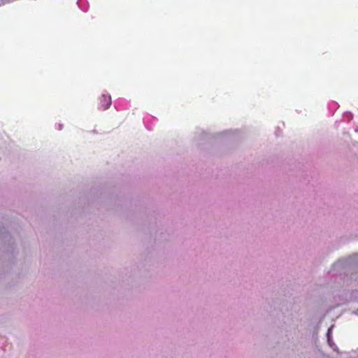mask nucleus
Listing matches in <instances>:
<instances>
[{"label": "nucleus", "mask_w": 358, "mask_h": 358, "mask_svg": "<svg viewBox=\"0 0 358 358\" xmlns=\"http://www.w3.org/2000/svg\"><path fill=\"white\" fill-rule=\"evenodd\" d=\"M129 106V102L124 99L120 98L114 102V107L117 110H127Z\"/></svg>", "instance_id": "nucleus-2"}, {"label": "nucleus", "mask_w": 358, "mask_h": 358, "mask_svg": "<svg viewBox=\"0 0 358 358\" xmlns=\"http://www.w3.org/2000/svg\"><path fill=\"white\" fill-rule=\"evenodd\" d=\"M63 128V124H58V130H62Z\"/></svg>", "instance_id": "nucleus-9"}, {"label": "nucleus", "mask_w": 358, "mask_h": 358, "mask_svg": "<svg viewBox=\"0 0 358 358\" xmlns=\"http://www.w3.org/2000/svg\"><path fill=\"white\" fill-rule=\"evenodd\" d=\"M332 328H333V326H331V327H329L327 330V337L329 338V337H331V330H332Z\"/></svg>", "instance_id": "nucleus-7"}, {"label": "nucleus", "mask_w": 358, "mask_h": 358, "mask_svg": "<svg viewBox=\"0 0 358 358\" xmlns=\"http://www.w3.org/2000/svg\"><path fill=\"white\" fill-rule=\"evenodd\" d=\"M157 119L152 115H146L143 118V123L148 130H152L153 126L157 123Z\"/></svg>", "instance_id": "nucleus-3"}, {"label": "nucleus", "mask_w": 358, "mask_h": 358, "mask_svg": "<svg viewBox=\"0 0 358 358\" xmlns=\"http://www.w3.org/2000/svg\"><path fill=\"white\" fill-rule=\"evenodd\" d=\"M340 264H341L340 263H336V264H334V266L335 267L339 266Z\"/></svg>", "instance_id": "nucleus-10"}, {"label": "nucleus", "mask_w": 358, "mask_h": 358, "mask_svg": "<svg viewBox=\"0 0 358 358\" xmlns=\"http://www.w3.org/2000/svg\"><path fill=\"white\" fill-rule=\"evenodd\" d=\"M339 105L336 101H331L328 103V109L329 111V115H333L336 110L338 108Z\"/></svg>", "instance_id": "nucleus-5"}, {"label": "nucleus", "mask_w": 358, "mask_h": 358, "mask_svg": "<svg viewBox=\"0 0 358 358\" xmlns=\"http://www.w3.org/2000/svg\"><path fill=\"white\" fill-rule=\"evenodd\" d=\"M327 342H328L329 345L330 346H331V343H332V339H331V337H329V338H327Z\"/></svg>", "instance_id": "nucleus-8"}, {"label": "nucleus", "mask_w": 358, "mask_h": 358, "mask_svg": "<svg viewBox=\"0 0 358 358\" xmlns=\"http://www.w3.org/2000/svg\"><path fill=\"white\" fill-rule=\"evenodd\" d=\"M99 106L98 109L99 110H106L108 109L111 105V96L108 93H103L99 99Z\"/></svg>", "instance_id": "nucleus-1"}, {"label": "nucleus", "mask_w": 358, "mask_h": 358, "mask_svg": "<svg viewBox=\"0 0 358 358\" xmlns=\"http://www.w3.org/2000/svg\"><path fill=\"white\" fill-rule=\"evenodd\" d=\"M352 114L350 112H345L343 113V121L344 122H350L352 120Z\"/></svg>", "instance_id": "nucleus-6"}, {"label": "nucleus", "mask_w": 358, "mask_h": 358, "mask_svg": "<svg viewBox=\"0 0 358 358\" xmlns=\"http://www.w3.org/2000/svg\"><path fill=\"white\" fill-rule=\"evenodd\" d=\"M355 313L358 315V310L355 312Z\"/></svg>", "instance_id": "nucleus-11"}, {"label": "nucleus", "mask_w": 358, "mask_h": 358, "mask_svg": "<svg viewBox=\"0 0 358 358\" xmlns=\"http://www.w3.org/2000/svg\"><path fill=\"white\" fill-rule=\"evenodd\" d=\"M77 5L78 8L83 12H87L90 7V4L87 0H78Z\"/></svg>", "instance_id": "nucleus-4"}]
</instances>
